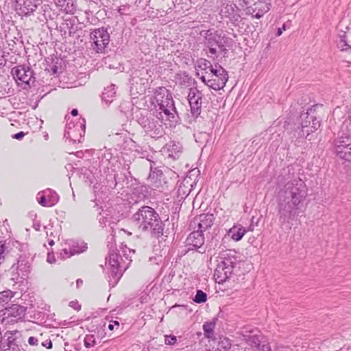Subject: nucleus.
<instances>
[{"mask_svg":"<svg viewBox=\"0 0 351 351\" xmlns=\"http://www.w3.org/2000/svg\"><path fill=\"white\" fill-rule=\"evenodd\" d=\"M306 196V186L300 178L289 181L280 188L277 195V208L282 224L289 223L298 215Z\"/></svg>","mask_w":351,"mask_h":351,"instance_id":"nucleus-1","label":"nucleus"},{"mask_svg":"<svg viewBox=\"0 0 351 351\" xmlns=\"http://www.w3.org/2000/svg\"><path fill=\"white\" fill-rule=\"evenodd\" d=\"M135 226L143 232H149L154 237L163 234L164 224L159 215L152 207L143 206L132 216Z\"/></svg>","mask_w":351,"mask_h":351,"instance_id":"nucleus-2","label":"nucleus"},{"mask_svg":"<svg viewBox=\"0 0 351 351\" xmlns=\"http://www.w3.org/2000/svg\"><path fill=\"white\" fill-rule=\"evenodd\" d=\"M155 99L159 106L160 117L158 119H164L162 113L164 114L165 119L176 123L178 118V112L174 105L171 93L165 87H158L155 91Z\"/></svg>","mask_w":351,"mask_h":351,"instance_id":"nucleus-3","label":"nucleus"},{"mask_svg":"<svg viewBox=\"0 0 351 351\" xmlns=\"http://www.w3.org/2000/svg\"><path fill=\"white\" fill-rule=\"evenodd\" d=\"M200 35L204 38L203 43L204 46L208 48L211 54L215 55L217 53V47L222 52L226 53L228 50L225 47L226 38L221 33L208 29L201 31Z\"/></svg>","mask_w":351,"mask_h":351,"instance_id":"nucleus-4","label":"nucleus"},{"mask_svg":"<svg viewBox=\"0 0 351 351\" xmlns=\"http://www.w3.org/2000/svg\"><path fill=\"white\" fill-rule=\"evenodd\" d=\"M336 154L341 159L351 160V130L343 128L335 141Z\"/></svg>","mask_w":351,"mask_h":351,"instance_id":"nucleus-5","label":"nucleus"},{"mask_svg":"<svg viewBox=\"0 0 351 351\" xmlns=\"http://www.w3.org/2000/svg\"><path fill=\"white\" fill-rule=\"evenodd\" d=\"M319 107L318 105L313 106L306 112L301 114L302 130L300 132L302 134L300 136L306 135L307 136L320 127V120L318 119L316 112Z\"/></svg>","mask_w":351,"mask_h":351,"instance_id":"nucleus-6","label":"nucleus"},{"mask_svg":"<svg viewBox=\"0 0 351 351\" xmlns=\"http://www.w3.org/2000/svg\"><path fill=\"white\" fill-rule=\"evenodd\" d=\"M236 258L234 256L220 257L215 270L214 277L219 283L226 281L232 275Z\"/></svg>","mask_w":351,"mask_h":351,"instance_id":"nucleus-7","label":"nucleus"},{"mask_svg":"<svg viewBox=\"0 0 351 351\" xmlns=\"http://www.w3.org/2000/svg\"><path fill=\"white\" fill-rule=\"evenodd\" d=\"M241 6H246V14L260 19L270 9L269 0H238Z\"/></svg>","mask_w":351,"mask_h":351,"instance_id":"nucleus-8","label":"nucleus"},{"mask_svg":"<svg viewBox=\"0 0 351 351\" xmlns=\"http://www.w3.org/2000/svg\"><path fill=\"white\" fill-rule=\"evenodd\" d=\"M32 264L28 257L20 256L17 263L10 268L12 280L16 282L19 278L25 280L31 272Z\"/></svg>","mask_w":351,"mask_h":351,"instance_id":"nucleus-9","label":"nucleus"},{"mask_svg":"<svg viewBox=\"0 0 351 351\" xmlns=\"http://www.w3.org/2000/svg\"><path fill=\"white\" fill-rule=\"evenodd\" d=\"M137 121L151 137L159 138L162 136L164 132L160 121L142 114L137 118Z\"/></svg>","mask_w":351,"mask_h":351,"instance_id":"nucleus-10","label":"nucleus"},{"mask_svg":"<svg viewBox=\"0 0 351 351\" xmlns=\"http://www.w3.org/2000/svg\"><path fill=\"white\" fill-rule=\"evenodd\" d=\"M210 72L212 76L208 80V86L213 90H218L222 89L228 80L227 71L220 65H215L211 68Z\"/></svg>","mask_w":351,"mask_h":351,"instance_id":"nucleus-11","label":"nucleus"},{"mask_svg":"<svg viewBox=\"0 0 351 351\" xmlns=\"http://www.w3.org/2000/svg\"><path fill=\"white\" fill-rule=\"evenodd\" d=\"M16 12L21 16H29L34 14L40 5L39 0H12Z\"/></svg>","mask_w":351,"mask_h":351,"instance_id":"nucleus-12","label":"nucleus"},{"mask_svg":"<svg viewBox=\"0 0 351 351\" xmlns=\"http://www.w3.org/2000/svg\"><path fill=\"white\" fill-rule=\"evenodd\" d=\"M11 74L16 81H20L21 84L30 85L35 82L34 71L28 66L19 65L13 67L11 70Z\"/></svg>","mask_w":351,"mask_h":351,"instance_id":"nucleus-13","label":"nucleus"},{"mask_svg":"<svg viewBox=\"0 0 351 351\" xmlns=\"http://www.w3.org/2000/svg\"><path fill=\"white\" fill-rule=\"evenodd\" d=\"M95 47L93 49L97 52H103L109 43L110 36L104 28H99L93 30L90 35Z\"/></svg>","mask_w":351,"mask_h":351,"instance_id":"nucleus-14","label":"nucleus"},{"mask_svg":"<svg viewBox=\"0 0 351 351\" xmlns=\"http://www.w3.org/2000/svg\"><path fill=\"white\" fill-rule=\"evenodd\" d=\"M188 250H197L199 253L204 254L206 251L204 246V237L200 230H195L189 235L186 240Z\"/></svg>","mask_w":351,"mask_h":351,"instance_id":"nucleus-15","label":"nucleus"},{"mask_svg":"<svg viewBox=\"0 0 351 351\" xmlns=\"http://www.w3.org/2000/svg\"><path fill=\"white\" fill-rule=\"evenodd\" d=\"M26 308L19 304H12L3 310V321L14 323L22 320L25 315Z\"/></svg>","mask_w":351,"mask_h":351,"instance_id":"nucleus-16","label":"nucleus"},{"mask_svg":"<svg viewBox=\"0 0 351 351\" xmlns=\"http://www.w3.org/2000/svg\"><path fill=\"white\" fill-rule=\"evenodd\" d=\"M122 257L118 254L117 250H110L108 255V263L111 270V275L117 280L122 276L123 271L125 269L121 265Z\"/></svg>","mask_w":351,"mask_h":351,"instance_id":"nucleus-17","label":"nucleus"},{"mask_svg":"<svg viewBox=\"0 0 351 351\" xmlns=\"http://www.w3.org/2000/svg\"><path fill=\"white\" fill-rule=\"evenodd\" d=\"M202 93L197 87H192L189 89L188 99L191 106V113L193 117H198L201 113L202 104Z\"/></svg>","mask_w":351,"mask_h":351,"instance_id":"nucleus-18","label":"nucleus"},{"mask_svg":"<svg viewBox=\"0 0 351 351\" xmlns=\"http://www.w3.org/2000/svg\"><path fill=\"white\" fill-rule=\"evenodd\" d=\"M215 220L213 214L206 213L202 214L196 217L191 221L190 226L193 229L200 230L202 232L210 228Z\"/></svg>","mask_w":351,"mask_h":351,"instance_id":"nucleus-19","label":"nucleus"},{"mask_svg":"<svg viewBox=\"0 0 351 351\" xmlns=\"http://www.w3.org/2000/svg\"><path fill=\"white\" fill-rule=\"evenodd\" d=\"M38 203L45 207H51L58 203V195L51 189H47L38 194Z\"/></svg>","mask_w":351,"mask_h":351,"instance_id":"nucleus-20","label":"nucleus"},{"mask_svg":"<svg viewBox=\"0 0 351 351\" xmlns=\"http://www.w3.org/2000/svg\"><path fill=\"white\" fill-rule=\"evenodd\" d=\"M141 71L133 72L130 79V84L132 89L135 88L136 90H139L141 92H145L147 80L145 77H141Z\"/></svg>","mask_w":351,"mask_h":351,"instance_id":"nucleus-21","label":"nucleus"},{"mask_svg":"<svg viewBox=\"0 0 351 351\" xmlns=\"http://www.w3.org/2000/svg\"><path fill=\"white\" fill-rule=\"evenodd\" d=\"M221 14L225 17L234 20H237L239 16V8L232 2L223 3L221 5Z\"/></svg>","mask_w":351,"mask_h":351,"instance_id":"nucleus-22","label":"nucleus"},{"mask_svg":"<svg viewBox=\"0 0 351 351\" xmlns=\"http://www.w3.org/2000/svg\"><path fill=\"white\" fill-rule=\"evenodd\" d=\"M167 147L169 158H172L173 160L179 158L182 151V146L180 143L171 141L167 145Z\"/></svg>","mask_w":351,"mask_h":351,"instance_id":"nucleus-23","label":"nucleus"},{"mask_svg":"<svg viewBox=\"0 0 351 351\" xmlns=\"http://www.w3.org/2000/svg\"><path fill=\"white\" fill-rule=\"evenodd\" d=\"M261 335L254 333L253 331H250L249 334L243 335V340L250 346L253 350L261 343Z\"/></svg>","mask_w":351,"mask_h":351,"instance_id":"nucleus-24","label":"nucleus"},{"mask_svg":"<svg viewBox=\"0 0 351 351\" xmlns=\"http://www.w3.org/2000/svg\"><path fill=\"white\" fill-rule=\"evenodd\" d=\"M351 36V32H345L339 35V42L338 43L339 48H341L342 51L351 50V42L349 40V37Z\"/></svg>","mask_w":351,"mask_h":351,"instance_id":"nucleus-25","label":"nucleus"},{"mask_svg":"<svg viewBox=\"0 0 351 351\" xmlns=\"http://www.w3.org/2000/svg\"><path fill=\"white\" fill-rule=\"evenodd\" d=\"M245 232L246 230L243 227L241 226H233L232 228L230 229L228 232V235L234 241H239L243 238Z\"/></svg>","mask_w":351,"mask_h":351,"instance_id":"nucleus-26","label":"nucleus"},{"mask_svg":"<svg viewBox=\"0 0 351 351\" xmlns=\"http://www.w3.org/2000/svg\"><path fill=\"white\" fill-rule=\"evenodd\" d=\"M215 326V323L214 322H206L203 325V329L204 331V335L206 338L202 339L199 344H202L205 343V341H209V339L212 338L213 336V330Z\"/></svg>","mask_w":351,"mask_h":351,"instance_id":"nucleus-27","label":"nucleus"},{"mask_svg":"<svg viewBox=\"0 0 351 351\" xmlns=\"http://www.w3.org/2000/svg\"><path fill=\"white\" fill-rule=\"evenodd\" d=\"M115 86L111 84L109 87L104 89L102 93L101 99L107 104H110L112 101V98L115 96Z\"/></svg>","mask_w":351,"mask_h":351,"instance_id":"nucleus-28","label":"nucleus"},{"mask_svg":"<svg viewBox=\"0 0 351 351\" xmlns=\"http://www.w3.org/2000/svg\"><path fill=\"white\" fill-rule=\"evenodd\" d=\"M87 247L84 245L82 247L79 248H73V249H64L62 250V252L60 253V256L62 259H65L67 258L71 257L73 255L80 254L81 252H83L86 250Z\"/></svg>","mask_w":351,"mask_h":351,"instance_id":"nucleus-29","label":"nucleus"},{"mask_svg":"<svg viewBox=\"0 0 351 351\" xmlns=\"http://www.w3.org/2000/svg\"><path fill=\"white\" fill-rule=\"evenodd\" d=\"M230 348V341L228 338H221L217 343L215 351H229Z\"/></svg>","mask_w":351,"mask_h":351,"instance_id":"nucleus-30","label":"nucleus"},{"mask_svg":"<svg viewBox=\"0 0 351 351\" xmlns=\"http://www.w3.org/2000/svg\"><path fill=\"white\" fill-rule=\"evenodd\" d=\"M13 297L14 293L11 290L8 289L0 292V304L8 303Z\"/></svg>","mask_w":351,"mask_h":351,"instance_id":"nucleus-31","label":"nucleus"},{"mask_svg":"<svg viewBox=\"0 0 351 351\" xmlns=\"http://www.w3.org/2000/svg\"><path fill=\"white\" fill-rule=\"evenodd\" d=\"M196 66L202 70H206L208 69L210 71L211 68L213 67L211 63L204 58L199 59L196 62Z\"/></svg>","mask_w":351,"mask_h":351,"instance_id":"nucleus-32","label":"nucleus"},{"mask_svg":"<svg viewBox=\"0 0 351 351\" xmlns=\"http://www.w3.org/2000/svg\"><path fill=\"white\" fill-rule=\"evenodd\" d=\"M207 300V295L202 290H197L193 301L196 303H204Z\"/></svg>","mask_w":351,"mask_h":351,"instance_id":"nucleus-33","label":"nucleus"},{"mask_svg":"<svg viewBox=\"0 0 351 351\" xmlns=\"http://www.w3.org/2000/svg\"><path fill=\"white\" fill-rule=\"evenodd\" d=\"M162 175V173L160 170H158L156 169H155L154 170H152V169H151V172L149 173V180L151 182H156L157 181V180H160Z\"/></svg>","mask_w":351,"mask_h":351,"instance_id":"nucleus-34","label":"nucleus"},{"mask_svg":"<svg viewBox=\"0 0 351 351\" xmlns=\"http://www.w3.org/2000/svg\"><path fill=\"white\" fill-rule=\"evenodd\" d=\"M62 9L64 10V11L67 14H73L75 8L73 6V0H68V1L65 3L64 7Z\"/></svg>","mask_w":351,"mask_h":351,"instance_id":"nucleus-35","label":"nucleus"},{"mask_svg":"<svg viewBox=\"0 0 351 351\" xmlns=\"http://www.w3.org/2000/svg\"><path fill=\"white\" fill-rule=\"evenodd\" d=\"M5 250L6 247L5 246V241L2 239H0V265L5 261Z\"/></svg>","mask_w":351,"mask_h":351,"instance_id":"nucleus-36","label":"nucleus"},{"mask_svg":"<svg viewBox=\"0 0 351 351\" xmlns=\"http://www.w3.org/2000/svg\"><path fill=\"white\" fill-rule=\"evenodd\" d=\"M95 343V340L93 336L86 335L84 338V346L86 348H90L93 346Z\"/></svg>","mask_w":351,"mask_h":351,"instance_id":"nucleus-37","label":"nucleus"},{"mask_svg":"<svg viewBox=\"0 0 351 351\" xmlns=\"http://www.w3.org/2000/svg\"><path fill=\"white\" fill-rule=\"evenodd\" d=\"M343 128L349 129L351 130V108L348 112V117L343 122Z\"/></svg>","mask_w":351,"mask_h":351,"instance_id":"nucleus-38","label":"nucleus"},{"mask_svg":"<svg viewBox=\"0 0 351 351\" xmlns=\"http://www.w3.org/2000/svg\"><path fill=\"white\" fill-rule=\"evenodd\" d=\"M254 351H271V350L268 343L263 342L256 347Z\"/></svg>","mask_w":351,"mask_h":351,"instance_id":"nucleus-39","label":"nucleus"},{"mask_svg":"<svg viewBox=\"0 0 351 351\" xmlns=\"http://www.w3.org/2000/svg\"><path fill=\"white\" fill-rule=\"evenodd\" d=\"M176 341L177 339L175 336H165V342L167 345H173Z\"/></svg>","mask_w":351,"mask_h":351,"instance_id":"nucleus-40","label":"nucleus"},{"mask_svg":"<svg viewBox=\"0 0 351 351\" xmlns=\"http://www.w3.org/2000/svg\"><path fill=\"white\" fill-rule=\"evenodd\" d=\"M28 343L31 346H37L38 343V340L37 338H36L34 337H30L28 339Z\"/></svg>","mask_w":351,"mask_h":351,"instance_id":"nucleus-41","label":"nucleus"},{"mask_svg":"<svg viewBox=\"0 0 351 351\" xmlns=\"http://www.w3.org/2000/svg\"><path fill=\"white\" fill-rule=\"evenodd\" d=\"M68 1V0H55V3L58 7L61 8H64L65 3Z\"/></svg>","mask_w":351,"mask_h":351,"instance_id":"nucleus-42","label":"nucleus"},{"mask_svg":"<svg viewBox=\"0 0 351 351\" xmlns=\"http://www.w3.org/2000/svg\"><path fill=\"white\" fill-rule=\"evenodd\" d=\"M275 351H293V350L287 346H279L277 347Z\"/></svg>","mask_w":351,"mask_h":351,"instance_id":"nucleus-43","label":"nucleus"},{"mask_svg":"<svg viewBox=\"0 0 351 351\" xmlns=\"http://www.w3.org/2000/svg\"><path fill=\"white\" fill-rule=\"evenodd\" d=\"M69 306L73 308L75 310H80V306L77 304V302L71 301L69 302Z\"/></svg>","mask_w":351,"mask_h":351,"instance_id":"nucleus-44","label":"nucleus"},{"mask_svg":"<svg viewBox=\"0 0 351 351\" xmlns=\"http://www.w3.org/2000/svg\"><path fill=\"white\" fill-rule=\"evenodd\" d=\"M42 346L44 347H46L47 349H51V348H52L53 344H52L51 341L49 340V341H46L45 342H43Z\"/></svg>","mask_w":351,"mask_h":351,"instance_id":"nucleus-45","label":"nucleus"},{"mask_svg":"<svg viewBox=\"0 0 351 351\" xmlns=\"http://www.w3.org/2000/svg\"><path fill=\"white\" fill-rule=\"evenodd\" d=\"M25 136V133L23 132H20L15 134L13 136L14 138L20 140Z\"/></svg>","mask_w":351,"mask_h":351,"instance_id":"nucleus-46","label":"nucleus"},{"mask_svg":"<svg viewBox=\"0 0 351 351\" xmlns=\"http://www.w3.org/2000/svg\"><path fill=\"white\" fill-rule=\"evenodd\" d=\"M55 257L53 254H51L50 253H48L47 256V262L49 263H55Z\"/></svg>","mask_w":351,"mask_h":351,"instance_id":"nucleus-47","label":"nucleus"},{"mask_svg":"<svg viewBox=\"0 0 351 351\" xmlns=\"http://www.w3.org/2000/svg\"><path fill=\"white\" fill-rule=\"evenodd\" d=\"M114 326H119V323L117 321L112 322V324H110L108 325V329L112 330L114 329Z\"/></svg>","mask_w":351,"mask_h":351,"instance_id":"nucleus-48","label":"nucleus"},{"mask_svg":"<svg viewBox=\"0 0 351 351\" xmlns=\"http://www.w3.org/2000/svg\"><path fill=\"white\" fill-rule=\"evenodd\" d=\"M178 193L180 195H184L186 193V192L184 190H182V186H180L178 190Z\"/></svg>","mask_w":351,"mask_h":351,"instance_id":"nucleus-49","label":"nucleus"},{"mask_svg":"<svg viewBox=\"0 0 351 351\" xmlns=\"http://www.w3.org/2000/svg\"><path fill=\"white\" fill-rule=\"evenodd\" d=\"M282 30H285V26L283 25L282 28H279L278 29L277 35L280 36L282 33Z\"/></svg>","mask_w":351,"mask_h":351,"instance_id":"nucleus-50","label":"nucleus"},{"mask_svg":"<svg viewBox=\"0 0 351 351\" xmlns=\"http://www.w3.org/2000/svg\"><path fill=\"white\" fill-rule=\"evenodd\" d=\"M200 79L206 85L208 86V83H207L208 80L206 79L205 76H204V75L201 76Z\"/></svg>","mask_w":351,"mask_h":351,"instance_id":"nucleus-51","label":"nucleus"},{"mask_svg":"<svg viewBox=\"0 0 351 351\" xmlns=\"http://www.w3.org/2000/svg\"><path fill=\"white\" fill-rule=\"evenodd\" d=\"M71 113L73 116H77L78 114V111L77 109H73Z\"/></svg>","mask_w":351,"mask_h":351,"instance_id":"nucleus-52","label":"nucleus"},{"mask_svg":"<svg viewBox=\"0 0 351 351\" xmlns=\"http://www.w3.org/2000/svg\"><path fill=\"white\" fill-rule=\"evenodd\" d=\"M82 283H83L82 280H81V279H78V280H77V287H79L80 285H82Z\"/></svg>","mask_w":351,"mask_h":351,"instance_id":"nucleus-53","label":"nucleus"},{"mask_svg":"<svg viewBox=\"0 0 351 351\" xmlns=\"http://www.w3.org/2000/svg\"><path fill=\"white\" fill-rule=\"evenodd\" d=\"M81 128L82 130L85 129V120L84 119H82V123H81Z\"/></svg>","mask_w":351,"mask_h":351,"instance_id":"nucleus-54","label":"nucleus"},{"mask_svg":"<svg viewBox=\"0 0 351 351\" xmlns=\"http://www.w3.org/2000/svg\"><path fill=\"white\" fill-rule=\"evenodd\" d=\"M195 349L196 350V351H210V350L208 348H206L204 350H199V349H197L196 347L195 348Z\"/></svg>","mask_w":351,"mask_h":351,"instance_id":"nucleus-55","label":"nucleus"},{"mask_svg":"<svg viewBox=\"0 0 351 351\" xmlns=\"http://www.w3.org/2000/svg\"><path fill=\"white\" fill-rule=\"evenodd\" d=\"M249 230L253 231L254 230V226L252 225L250 226Z\"/></svg>","mask_w":351,"mask_h":351,"instance_id":"nucleus-56","label":"nucleus"},{"mask_svg":"<svg viewBox=\"0 0 351 351\" xmlns=\"http://www.w3.org/2000/svg\"><path fill=\"white\" fill-rule=\"evenodd\" d=\"M49 244L50 245H53L54 244V241L53 240H51L49 242Z\"/></svg>","mask_w":351,"mask_h":351,"instance_id":"nucleus-57","label":"nucleus"},{"mask_svg":"<svg viewBox=\"0 0 351 351\" xmlns=\"http://www.w3.org/2000/svg\"><path fill=\"white\" fill-rule=\"evenodd\" d=\"M53 71L54 73H56L57 72V67L53 68Z\"/></svg>","mask_w":351,"mask_h":351,"instance_id":"nucleus-58","label":"nucleus"},{"mask_svg":"<svg viewBox=\"0 0 351 351\" xmlns=\"http://www.w3.org/2000/svg\"><path fill=\"white\" fill-rule=\"evenodd\" d=\"M189 192H190V189H189V190H188V193H186V195H189Z\"/></svg>","mask_w":351,"mask_h":351,"instance_id":"nucleus-59","label":"nucleus"}]
</instances>
